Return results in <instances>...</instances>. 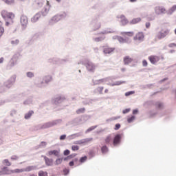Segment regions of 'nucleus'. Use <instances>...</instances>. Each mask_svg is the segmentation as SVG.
<instances>
[{
    "label": "nucleus",
    "instance_id": "18",
    "mask_svg": "<svg viewBox=\"0 0 176 176\" xmlns=\"http://www.w3.org/2000/svg\"><path fill=\"white\" fill-rule=\"evenodd\" d=\"M120 19H121V25L124 26L129 24V20L127 19V18H126V16H124V14L120 15Z\"/></svg>",
    "mask_w": 176,
    "mask_h": 176
},
{
    "label": "nucleus",
    "instance_id": "33",
    "mask_svg": "<svg viewBox=\"0 0 176 176\" xmlns=\"http://www.w3.org/2000/svg\"><path fill=\"white\" fill-rule=\"evenodd\" d=\"M34 115V111L32 110L29 111L28 113L25 114V119L28 120L31 119V117Z\"/></svg>",
    "mask_w": 176,
    "mask_h": 176
},
{
    "label": "nucleus",
    "instance_id": "24",
    "mask_svg": "<svg viewBox=\"0 0 176 176\" xmlns=\"http://www.w3.org/2000/svg\"><path fill=\"white\" fill-rule=\"evenodd\" d=\"M131 63H133V58L129 56H126L124 58V65H129Z\"/></svg>",
    "mask_w": 176,
    "mask_h": 176
},
{
    "label": "nucleus",
    "instance_id": "64",
    "mask_svg": "<svg viewBox=\"0 0 176 176\" xmlns=\"http://www.w3.org/2000/svg\"><path fill=\"white\" fill-rule=\"evenodd\" d=\"M120 129V124L118 123L115 125L114 130H119Z\"/></svg>",
    "mask_w": 176,
    "mask_h": 176
},
{
    "label": "nucleus",
    "instance_id": "20",
    "mask_svg": "<svg viewBox=\"0 0 176 176\" xmlns=\"http://www.w3.org/2000/svg\"><path fill=\"white\" fill-rule=\"evenodd\" d=\"M80 118L81 119L82 124H83V123H86V122H87V120H89V119H91V116L85 114L80 116Z\"/></svg>",
    "mask_w": 176,
    "mask_h": 176
},
{
    "label": "nucleus",
    "instance_id": "55",
    "mask_svg": "<svg viewBox=\"0 0 176 176\" xmlns=\"http://www.w3.org/2000/svg\"><path fill=\"white\" fill-rule=\"evenodd\" d=\"M7 5H13L14 3V0H3Z\"/></svg>",
    "mask_w": 176,
    "mask_h": 176
},
{
    "label": "nucleus",
    "instance_id": "35",
    "mask_svg": "<svg viewBox=\"0 0 176 176\" xmlns=\"http://www.w3.org/2000/svg\"><path fill=\"white\" fill-rule=\"evenodd\" d=\"M80 135H82V133H74L72 135H70L67 137V138L69 140H74V138H76L77 137H80Z\"/></svg>",
    "mask_w": 176,
    "mask_h": 176
},
{
    "label": "nucleus",
    "instance_id": "63",
    "mask_svg": "<svg viewBox=\"0 0 176 176\" xmlns=\"http://www.w3.org/2000/svg\"><path fill=\"white\" fill-rule=\"evenodd\" d=\"M11 160H19V156L17 155H12Z\"/></svg>",
    "mask_w": 176,
    "mask_h": 176
},
{
    "label": "nucleus",
    "instance_id": "48",
    "mask_svg": "<svg viewBox=\"0 0 176 176\" xmlns=\"http://www.w3.org/2000/svg\"><path fill=\"white\" fill-rule=\"evenodd\" d=\"M122 35H127V36H133L134 35V32H122Z\"/></svg>",
    "mask_w": 176,
    "mask_h": 176
},
{
    "label": "nucleus",
    "instance_id": "2",
    "mask_svg": "<svg viewBox=\"0 0 176 176\" xmlns=\"http://www.w3.org/2000/svg\"><path fill=\"white\" fill-rule=\"evenodd\" d=\"M52 80H53V76H52V75H45L43 77V80H41V77L36 78L34 85L36 86V87L42 89L43 87H46L45 85H49Z\"/></svg>",
    "mask_w": 176,
    "mask_h": 176
},
{
    "label": "nucleus",
    "instance_id": "45",
    "mask_svg": "<svg viewBox=\"0 0 176 176\" xmlns=\"http://www.w3.org/2000/svg\"><path fill=\"white\" fill-rule=\"evenodd\" d=\"M26 76L29 78V79H32V78L35 76V74L32 72H26Z\"/></svg>",
    "mask_w": 176,
    "mask_h": 176
},
{
    "label": "nucleus",
    "instance_id": "30",
    "mask_svg": "<svg viewBox=\"0 0 176 176\" xmlns=\"http://www.w3.org/2000/svg\"><path fill=\"white\" fill-rule=\"evenodd\" d=\"M105 40V36H101L99 37H95L92 38V41H94V42H102V41Z\"/></svg>",
    "mask_w": 176,
    "mask_h": 176
},
{
    "label": "nucleus",
    "instance_id": "60",
    "mask_svg": "<svg viewBox=\"0 0 176 176\" xmlns=\"http://www.w3.org/2000/svg\"><path fill=\"white\" fill-rule=\"evenodd\" d=\"M69 153H71V151H69V149H66L63 152L64 156H68V155H69Z\"/></svg>",
    "mask_w": 176,
    "mask_h": 176
},
{
    "label": "nucleus",
    "instance_id": "3",
    "mask_svg": "<svg viewBox=\"0 0 176 176\" xmlns=\"http://www.w3.org/2000/svg\"><path fill=\"white\" fill-rule=\"evenodd\" d=\"M78 64L85 65L87 71H88V72H91V74L94 73V71H96V68H97V65L94 63L87 58H85L82 60H80L78 62Z\"/></svg>",
    "mask_w": 176,
    "mask_h": 176
},
{
    "label": "nucleus",
    "instance_id": "62",
    "mask_svg": "<svg viewBox=\"0 0 176 176\" xmlns=\"http://www.w3.org/2000/svg\"><path fill=\"white\" fill-rule=\"evenodd\" d=\"M97 90L100 93V94H102V90H104V87H98Z\"/></svg>",
    "mask_w": 176,
    "mask_h": 176
},
{
    "label": "nucleus",
    "instance_id": "27",
    "mask_svg": "<svg viewBox=\"0 0 176 176\" xmlns=\"http://www.w3.org/2000/svg\"><path fill=\"white\" fill-rule=\"evenodd\" d=\"M118 42L120 43H131V40L129 39V38H124L122 36H120Z\"/></svg>",
    "mask_w": 176,
    "mask_h": 176
},
{
    "label": "nucleus",
    "instance_id": "21",
    "mask_svg": "<svg viewBox=\"0 0 176 176\" xmlns=\"http://www.w3.org/2000/svg\"><path fill=\"white\" fill-rule=\"evenodd\" d=\"M96 101H98V99H85L82 101L83 105H90L91 104H93V102H96Z\"/></svg>",
    "mask_w": 176,
    "mask_h": 176
},
{
    "label": "nucleus",
    "instance_id": "15",
    "mask_svg": "<svg viewBox=\"0 0 176 176\" xmlns=\"http://www.w3.org/2000/svg\"><path fill=\"white\" fill-rule=\"evenodd\" d=\"M50 10V5L49 4V1H47L46 6H45L44 8L41 10V15L45 17L49 14V11Z\"/></svg>",
    "mask_w": 176,
    "mask_h": 176
},
{
    "label": "nucleus",
    "instance_id": "52",
    "mask_svg": "<svg viewBox=\"0 0 176 176\" xmlns=\"http://www.w3.org/2000/svg\"><path fill=\"white\" fill-rule=\"evenodd\" d=\"M105 143L106 144H109V142H111V141H112V137L111 136V135H109L106 139H105Z\"/></svg>",
    "mask_w": 176,
    "mask_h": 176
},
{
    "label": "nucleus",
    "instance_id": "5",
    "mask_svg": "<svg viewBox=\"0 0 176 176\" xmlns=\"http://www.w3.org/2000/svg\"><path fill=\"white\" fill-rule=\"evenodd\" d=\"M69 61H70L69 58H65L63 59L58 58H52L48 60V63H51L52 64H58V65L65 64V63H69Z\"/></svg>",
    "mask_w": 176,
    "mask_h": 176
},
{
    "label": "nucleus",
    "instance_id": "28",
    "mask_svg": "<svg viewBox=\"0 0 176 176\" xmlns=\"http://www.w3.org/2000/svg\"><path fill=\"white\" fill-rule=\"evenodd\" d=\"M48 155L50 156L54 155V156H56V157H58L60 156V151H58V150L50 151L48 152Z\"/></svg>",
    "mask_w": 176,
    "mask_h": 176
},
{
    "label": "nucleus",
    "instance_id": "12",
    "mask_svg": "<svg viewBox=\"0 0 176 176\" xmlns=\"http://www.w3.org/2000/svg\"><path fill=\"white\" fill-rule=\"evenodd\" d=\"M12 174V170L9 169L8 166H3L0 170V175H10Z\"/></svg>",
    "mask_w": 176,
    "mask_h": 176
},
{
    "label": "nucleus",
    "instance_id": "7",
    "mask_svg": "<svg viewBox=\"0 0 176 176\" xmlns=\"http://www.w3.org/2000/svg\"><path fill=\"white\" fill-rule=\"evenodd\" d=\"M16 82V76H11L7 81L4 82V87H6L8 89H10L14 82Z\"/></svg>",
    "mask_w": 176,
    "mask_h": 176
},
{
    "label": "nucleus",
    "instance_id": "34",
    "mask_svg": "<svg viewBox=\"0 0 176 176\" xmlns=\"http://www.w3.org/2000/svg\"><path fill=\"white\" fill-rule=\"evenodd\" d=\"M24 171L29 173L30 171H33L34 170H36V166H30L25 168H23Z\"/></svg>",
    "mask_w": 176,
    "mask_h": 176
},
{
    "label": "nucleus",
    "instance_id": "1",
    "mask_svg": "<svg viewBox=\"0 0 176 176\" xmlns=\"http://www.w3.org/2000/svg\"><path fill=\"white\" fill-rule=\"evenodd\" d=\"M61 123H63V120L58 119L51 122H45L43 124L36 125L33 127V130L34 131H38V130H45V129H50V127L57 126V124H60Z\"/></svg>",
    "mask_w": 176,
    "mask_h": 176
},
{
    "label": "nucleus",
    "instance_id": "4",
    "mask_svg": "<svg viewBox=\"0 0 176 176\" xmlns=\"http://www.w3.org/2000/svg\"><path fill=\"white\" fill-rule=\"evenodd\" d=\"M65 17H67V14L65 12L54 15L49 21V25H54V24H57L60 20H63V19H65Z\"/></svg>",
    "mask_w": 176,
    "mask_h": 176
},
{
    "label": "nucleus",
    "instance_id": "9",
    "mask_svg": "<svg viewBox=\"0 0 176 176\" xmlns=\"http://www.w3.org/2000/svg\"><path fill=\"white\" fill-rule=\"evenodd\" d=\"M69 126H79V124H82V119L80 117H76L73 120L68 122Z\"/></svg>",
    "mask_w": 176,
    "mask_h": 176
},
{
    "label": "nucleus",
    "instance_id": "44",
    "mask_svg": "<svg viewBox=\"0 0 176 176\" xmlns=\"http://www.w3.org/2000/svg\"><path fill=\"white\" fill-rule=\"evenodd\" d=\"M2 164L6 166L7 167H10V166H12V163H10V162H9V160L8 159L3 160L2 161Z\"/></svg>",
    "mask_w": 176,
    "mask_h": 176
},
{
    "label": "nucleus",
    "instance_id": "57",
    "mask_svg": "<svg viewBox=\"0 0 176 176\" xmlns=\"http://www.w3.org/2000/svg\"><path fill=\"white\" fill-rule=\"evenodd\" d=\"M87 160V156L85 155L84 157H81L80 158V163H85Z\"/></svg>",
    "mask_w": 176,
    "mask_h": 176
},
{
    "label": "nucleus",
    "instance_id": "42",
    "mask_svg": "<svg viewBox=\"0 0 176 176\" xmlns=\"http://www.w3.org/2000/svg\"><path fill=\"white\" fill-rule=\"evenodd\" d=\"M123 83H126V81H116L113 83L111 84V86L113 87V86H120V85H123Z\"/></svg>",
    "mask_w": 176,
    "mask_h": 176
},
{
    "label": "nucleus",
    "instance_id": "32",
    "mask_svg": "<svg viewBox=\"0 0 176 176\" xmlns=\"http://www.w3.org/2000/svg\"><path fill=\"white\" fill-rule=\"evenodd\" d=\"M104 82H107V78H102L100 80H93V83L94 85H101V83H104Z\"/></svg>",
    "mask_w": 176,
    "mask_h": 176
},
{
    "label": "nucleus",
    "instance_id": "23",
    "mask_svg": "<svg viewBox=\"0 0 176 176\" xmlns=\"http://www.w3.org/2000/svg\"><path fill=\"white\" fill-rule=\"evenodd\" d=\"M148 60L150 63L152 64L155 65L157 61H159V57L158 56H148Z\"/></svg>",
    "mask_w": 176,
    "mask_h": 176
},
{
    "label": "nucleus",
    "instance_id": "56",
    "mask_svg": "<svg viewBox=\"0 0 176 176\" xmlns=\"http://www.w3.org/2000/svg\"><path fill=\"white\" fill-rule=\"evenodd\" d=\"M38 176H47V172H45L43 170H40L38 172Z\"/></svg>",
    "mask_w": 176,
    "mask_h": 176
},
{
    "label": "nucleus",
    "instance_id": "6",
    "mask_svg": "<svg viewBox=\"0 0 176 176\" xmlns=\"http://www.w3.org/2000/svg\"><path fill=\"white\" fill-rule=\"evenodd\" d=\"M1 16L5 21L10 20V21H12V20L14 19V14L12 12H8L6 10H3L1 11Z\"/></svg>",
    "mask_w": 176,
    "mask_h": 176
},
{
    "label": "nucleus",
    "instance_id": "61",
    "mask_svg": "<svg viewBox=\"0 0 176 176\" xmlns=\"http://www.w3.org/2000/svg\"><path fill=\"white\" fill-rule=\"evenodd\" d=\"M72 151H79V146H75V145H73L72 146Z\"/></svg>",
    "mask_w": 176,
    "mask_h": 176
},
{
    "label": "nucleus",
    "instance_id": "10",
    "mask_svg": "<svg viewBox=\"0 0 176 176\" xmlns=\"http://www.w3.org/2000/svg\"><path fill=\"white\" fill-rule=\"evenodd\" d=\"M102 48H103V53L106 56L107 54H112V53H113V52H115V47H111L108 45H104V46H102Z\"/></svg>",
    "mask_w": 176,
    "mask_h": 176
},
{
    "label": "nucleus",
    "instance_id": "8",
    "mask_svg": "<svg viewBox=\"0 0 176 176\" xmlns=\"http://www.w3.org/2000/svg\"><path fill=\"white\" fill-rule=\"evenodd\" d=\"M168 34H170V30L166 29V30H162L161 31H160L157 35H156V38L157 39H164V38H166L167 35H168Z\"/></svg>",
    "mask_w": 176,
    "mask_h": 176
},
{
    "label": "nucleus",
    "instance_id": "14",
    "mask_svg": "<svg viewBox=\"0 0 176 176\" xmlns=\"http://www.w3.org/2000/svg\"><path fill=\"white\" fill-rule=\"evenodd\" d=\"M120 141H122V135L119 133L116 134L113 140V146H118L120 144Z\"/></svg>",
    "mask_w": 176,
    "mask_h": 176
},
{
    "label": "nucleus",
    "instance_id": "13",
    "mask_svg": "<svg viewBox=\"0 0 176 176\" xmlns=\"http://www.w3.org/2000/svg\"><path fill=\"white\" fill-rule=\"evenodd\" d=\"M155 13L157 15L165 14V13H167V11L164 7L157 6L155 8Z\"/></svg>",
    "mask_w": 176,
    "mask_h": 176
},
{
    "label": "nucleus",
    "instance_id": "43",
    "mask_svg": "<svg viewBox=\"0 0 176 176\" xmlns=\"http://www.w3.org/2000/svg\"><path fill=\"white\" fill-rule=\"evenodd\" d=\"M109 151V149L108 148V146L105 145L102 146L101 148V152L102 153H103V155H105V153H108Z\"/></svg>",
    "mask_w": 176,
    "mask_h": 176
},
{
    "label": "nucleus",
    "instance_id": "54",
    "mask_svg": "<svg viewBox=\"0 0 176 176\" xmlns=\"http://www.w3.org/2000/svg\"><path fill=\"white\" fill-rule=\"evenodd\" d=\"M63 163V158H58L55 161V165L58 166V164H61Z\"/></svg>",
    "mask_w": 176,
    "mask_h": 176
},
{
    "label": "nucleus",
    "instance_id": "16",
    "mask_svg": "<svg viewBox=\"0 0 176 176\" xmlns=\"http://www.w3.org/2000/svg\"><path fill=\"white\" fill-rule=\"evenodd\" d=\"M64 100H65V96H58L54 99V103L55 105H58V104H61Z\"/></svg>",
    "mask_w": 176,
    "mask_h": 176
},
{
    "label": "nucleus",
    "instance_id": "36",
    "mask_svg": "<svg viewBox=\"0 0 176 176\" xmlns=\"http://www.w3.org/2000/svg\"><path fill=\"white\" fill-rule=\"evenodd\" d=\"M47 145V142L43 141L40 143V144L36 146V149H39V148H46Z\"/></svg>",
    "mask_w": 176,
    "mask_h": 176
},
{
    "label": "nucleus",
    "instance_id": "38",
    "mask_svg": "<svg viewBox=\"0 0 176 176\" xmlns=\"http://www.w3.org/2000/svg\"><path fill=\"white\" fill-rule=\"evenodd\" d=\"M140 21H141V18H135L129 22V24L131 25L137 24L140 23Z\"/></svg>",
    "mask_w": 176,
    "mask_h": 176
},
{
    "label": "nucleus",
    "instance_id": "37",
    "mask_svg": "<svg viewBox=\"0 0 176 176\" xmlns=\"http://www.w3.org/2000/svg\"><path fill=\"white\" fill-rule=\"evenodd\" d=\"M34 100H32V98H28L23 102V105H31Z\"/></svg>",
    "mask_w": 176,
    "mask_h": 176
},
{
    "label": "nucleus",
    "instance_id": "51",
    "mask_svg": "<svg viewBox=\"0 0 176 176\" xmlns=\"http://www.w3.org/2000/svg\"><path fill=\"white\" fill-rule=\"evenodd\" d=\"M14 173H24V168H22V169L16 168V169L12 170V174H14Z\"/></svg>",
    "mask_w": 176,
    "mask_h": 176
},
{
    "label": "nucleus",
    "instance_id": "22",
    "mask_svg": "<svg viewBox=\"0 0 176 176\" xmlns=\"http://www.w3.org/2000/svg\"><path fill=\"white\" fill-rule=\"evenodd\" d=\"M42 157H44V160L46 166H53V159H50L45 155H42Z\"/></svg>",
    "mask_w": 176,
    "mask_h": 176
},
{
    "label": "nucleus",
    "instance_id": "29",
    "mask_svg": "<svg viewBox=\"0 0 176 176\" xmlns=\"http://www.w3.org/2000/svg\"><path fill=\"white\" fill-rule=\"evenodd\" d=\"M133 39L134 41H142L144 39V34L138 33Z\"/></svg>",
    "mask_w": 176,
    "mask_h": 176
},
{
    "label": "nucleus",
    "instance_id": "59",
    "mask_svg": "<svg viewBox=\"0 0 176 176\" xmlns=\"http://www.w3.org/2000/svg\"><path fill=\"white\" fill-rule=\"evenodd\" d=\"M148 21H153L155 20V15H149L148 16Z\"/></svg>",
    "mask_w": 176,
    "mask_h": 176
},
{
    "label": "nucleus",
    "instance_id": "17",
    "mask_svg": "<svg viewBox=\"0 0 176 176\" xmlns=\"http://www.w3.org/2000/svg\"><path fill=\"white\" fill-rule=\"evenodd\" d=\"M17 64V61L14 60V58H12L11 60L9 61L8 65H7V69H12L14 65Z\"/></svg>",
    "mask_w": 176,
    "mask_h": 176
},
{
    "label": "nucleus",
    "instance_id": "25",
    "mask_svg": "<svg viewBox=\"0 0 176 176\" xmlns=\"http://www.w3.org/2000/svg\"><path fill=\"white\" fill-rule=\"evenodd\" d=\"M41 19V12H37L32 19V23H36Z\"/></svg>",
    "mask_w": 176,
    "mask_h": 176
},
{
    "label": "nucleus",
    "instance_id": "50",
    "mask_svg": "<svg viewBox=\"0 0 176 176\" xmlns=\"http://www.w3.org/2000/svg\"><path fill=\"white\" fill-rule=\"evenodd\" d=\"M135 120V116H131L127 119L128 123H133Z\"/></svg>",
    "mask_w": 176,
    "mask_h": 176
},
{
    "label": "nucleus",
    "instance_id": "53",
    "mask_svg": "<svg viewBox=\"0 0 176 176\" xmlns=\"http://www.w3.org/2000/svg\"><path fill=\"white\" fill-rule=\"evenodd\" d=\"M95 129H97V125L95 126H92L91 127H89L86 131L85 133H90V131H93V130H95Z\"/></svg>",
    "mask_w": 176,
    "mask_h": 176
},
{
    "label": "nucleus",
    "instance_id": "11",
    "mask_svg": "<svg viewBox=\"0 0 176 176\" xmlns=\"http://www.w3.org/2000/svg\"><path fill=\"white\" fill-rule=\"evenodd\" d=\"M20 21L21 25H22L23 28H27V25H28V17L25 15H21Z\"/></svg>",
    "mask_w": 176,
    "mask_h": 176
},
{
    "label": "nucleus",
    "instance_id": "31",
    "mask_svg": "<svg viewBox=\"0 0 176 176\" xmlns=\"http://www.w3.org/2000/svg\"><path fill=\"white\" fill-rule=\"evenodd\" d=\"M155 106L157 109H163V108H164V104L161 102H156Z\"/></svg>",
    "mask_w": 176,
    "mask_h": 176
},
{
    "label": "nucleus",
    "instance_id": "58",
    "mask_svg": "<svg viewBox=\"0 0 176 176\" xmlns=\"http://www.w3.org/2000/svg\"><path fill=\"white\" fill-rule=\"evenodd\" d=\"M135 93V91H129L125 93V96L129 97V96H131L132 94H134Z\"/></svg>",
    "mask_w": 176,
    "mask_h": 176
},
{
    "label": "nucleus",
    "instance_id": "46",
    "mask_svg": "<svg viewBox=\"0 0 176 176\" xmlns=\"http://www.w3.org/2000/svg\"><path fill=\"white\" fill-rule=\"evenodd\" d=\"M10 43L12 46H17L20 43V40L16 39V40H12L10 41Z\"/></svg>",
    "mask_w": 176,
    "mask_h": 176
},
{
    "label": "nucleus",
    "instance_id": "39",
    "mask_svg": "<svg viewBox=\"0 0 176 176\" xmlns=\"http://www.w3.org/2000/svg\"><path fill=\"white\" fill-rule=\"evenodd\" d=\"M44 3L45 1H43V0H36L35 1V5H36L38 8H42L43 6Z\"/></svg>",
    "mask_w": 176,
    "mask_h": 176
},
{
    "label": "nucleus",
    "instance_id": "40",
    "mask_svg": "<svg viewBox=\"0 0 176 176\" xmlns=\"http://www.w3.org/2000/svg\"><path fill=\"white\" fill-rule=\"evenodd\" d=\"M85 112H86V108L85 107L78 109L76 111V113H77V115H80V113H85Z\"/></svg>",
    "mask_w": 176,
    "mask_h": 176
},
{
    "label": "nucleus",
    "instance_id": "49",
    "mask_svg": "<svg viewBox=\"0 0 176 176\" xmlns=\"http://www.w3.org/2000/svg\"><path fill=\"white\" fill-rule=\"evenodd\" d=\"M5 32V29L3 27H2V22L0 21V38L3 35V33Z\"/></svg>",
    "mask_w": 176,
    "mask_h": 176
},
{
    "label": "nucleus",
    "instance_id": "47",
    "mask_svg": "<svg viewBox=\"0 0 176 176\" xmlns=\"http://www.w3.org/2000/svg\"><path fill=\"white\" fill-rule=\"evenodd\" d=\"M101 28V22H97L94 28V31H97V30H100Z\"/></svg>",
    "mask_w": 176,
    "mask_h": 176
},
{
    "label": "nucleus",
    "instance_id": "19",
    "mask_svg": "<svg viewBox=\"0 0 176 176\" xmlns=\"http://www.w3.org/2000/svg\"><path fill=\"white\" fill-rule=\"evenodd\" d=\"M113 32H115V31L111 30V28H107V30H103L102 31L99 32L98 35H107L108 34H113Z\"/></svg>",
    "mask_w": 176,
    "mask_h": 176
},
{
    "label": "nucleus",
    "instance_id": "41",
    "mask_svg": "<svg viewBox=\"0 0 176 176\" xmlns=\"http://www.w3.org/2000/svg\"><path fill=\"white\" fill-rule=\"evenodd\" d=\"M176 10V5H174L172 6V8L166 11L167 14L171 15L173 12H175Z\"/></svg>",
    "mask_w": 176,
    "mask_h": 176
},
{
    "label": "nucleus",
    "instance_id": "26",
    "mask_svg": "<svg viewBox=\"0 0 176 176\" xmlns=\"http://www.w3.org/2000/svg\"><path fill=\"white\" fill-rule=\"evenodd\" d=\"M90 141V139L86 138V139H82L80 140H77L74 142L76 145H82V144H86V142H89Z\"/></svg>",
    "mask_w": 176,
    "mask_h": 176
}]
</instances>
